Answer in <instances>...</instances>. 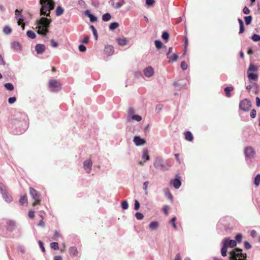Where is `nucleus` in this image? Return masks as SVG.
Segmentation results:
<instances>
[{"mask_svg":"<svg viewBox=\"0 0 260 260\" xmlns=\"http://www.w3.org/2000/svg\"><path fill=\"white\" fill-rule=\"evenodd\" d=\"M161 37L164 40L168 41L169 38V34L167 32H164Z\"/></svg>","mask_w":260,"mask_h":260,"instance_id":"46","label":"nucleus"},{"mask_svg":"<svg viewBox=\"0 0 260 260\" xmlns=\"http://www.w3.org/2000/svg\"><path fill=\"white\" fill-rule=\"evenodd\" d=\"M251 107V102L247 99L241 101L239 103L240 109L244 111H249Z\"/></svg>","mask_w":260,"mask_h":260,"instance_id":"6","label":"nucleus"},{"mask_svg":"<svg viewBox=\"0 0 260 260\" xmlns=\"http://www.w3.org/2000/svg\"><path fill=\"white\" fill-rule=\"evenodd\" d=\"M53 236L55 238V240L61 237V235L56 230L54 231Z\"/></svg>","mask_w":260,"mask_h":260,"instance_id":"56","label":"nucleus"},{"mask_svg":"<svg viewBox=\"0 0 260 260\" xmlns=\"http://www.w3.org/2000/svg\"><path fill=\"white\" fill-rule=\"evenodd\" d=\"M244 244V247L246 249H249L251 248V246L250 244L248 242L245 241Z\"/></svg>","mask_w":260,"mask_h":260,"instance_id":"57","label":"nucleus"},{"mask_svg":"<svg viewBox=\"0 0 260 260\" xmlns=\"http://www.w3.org/2000/svg\"><path fill=\"white\" fill-rule=\"evenodd\" d=\"M148 184H149L148 181H146L143 184V189L145 190L146 194H148L147 187H148Z\"/></svg>","mask_w":260,"mask_h":260,"instance_id":"51","label":"nucleus"},{"mask_svg":"<svg viewBox=\"0 0 260 260\" xmlns=\"http://www.w3.org/2000/svg\"><path fill=\"white\" fill-rule=\"evenodd\" d=\"M135 110L133 108H129L127 112V117H130L134 115Z\"/></svg>","mask_w":260,"mask_h":260,"instance_id":"38","label":"nucleus"},{"mask_svg":"<svg viewBox=\"0 0 260 260\" xmlns=\"http://www.w3.org/2000/svg\"><path fill=\"white\" fill-rule=\"evenodd\" d=\"M251 39L254 42L260 41V36L257 34H254L252 36Z\"/></svg>","mask_w":260,"mask_h":260,"instance_id":"43","label":"nucleus"},{"mask_svg":"<svg viewBox=\"0 0 260 260\" xmlns=\"http://www.w3.org/2000/svg\"><path fill=\"white\" fill-rule=\"evenodd\" d=\"M3 31L7 35L8 34H9L12 31V30L11 29L7 26H6L4 27V29H3Z\"/></svg>","mask_w":260,"mask_h":260,"instance_id":"45","label":"nucleus"},{"mask_svg":"<svg viewBox=\"0 0 260 260\" xmlns=\"http://www.w3.org/2000/svg\"><path fill=\"white\" fill-rule=\"evenodd\" d=\"M244 153L246 157L253 158L255 155V151L252 147H247L244 150Z\"/></svg>","mask_w":260,"mask_h":260,"instance_id":"9","label":"nucleus"},{"mask_svg":"<svg viewBox=\"0 0 260 260\" xmlns=\"http://www.w3.org/2000/svg\"><path fill=\"white\" fill-rule=\"evenodd\" d=\"M234 90V88L232 86L226 87L224 90L225 93V95L227 97L230 98L231 96V92Z\"/></svg>","mask_w":260,"mask_h":260,"instance_id":"24","label":"nucleus"},{"mask_svg":"<svg viewBox=\"0 0 260 260\" xmlns=\"http://www.w3.org/2000/svg\"><path fill=\"white\" fill-rule=\"evenodd\" d=\"M50 247L52 249H54L55 250H57L59 248L58 243L57 242H52L50 244Z\"/></svg>","mask_w":260,"mask_h":260,"instance_id":"39","label":"nucleus"},{"mask_svg":"<svg viewBox=\"0 0 260 260\" xmlns=\"http://www.w3.org/2000/svg\"><path fill=\"white\" fill-rule=\"evenodd\" d=\"M119 26V24L117 22H112L109 25V28L111 30L117 28Z\"/></svg>","mask_w":260,"mask_h":260,"instance_id":"36","label":"nucleus"},{"mask_svg":"<svg viewBox=\"0 0 260 260\" xmlns=\"http://www.w3.org/2000/svg\"><path fill=\"white\" fill-rule=\"evenodd\" d=\"M78 4L82 8H84L85 7V6H86V4H85V2L83 0H79L78 1Z\"/></svg>","mask_w":260,"mask_h":260,"instance_id":"63","label":"nucleus"},{"mask_svg":"<svg viewBox=\"0 0 260 260\" xmlns=\"http://www.w3.org/2000/svg\"><path fill=\"white\" fill-rule=\"evenodd\" d=\"M165 195L170 199H172V195L168 189H165L164 190Z\"/></svg>","mask_w":260,"mask_h":260,"instance_id":"41","label":"nucleus"},{"mask_svg":"<svg viewBox=\"0 0 260 260\" xmlns=\"http://www.w3.org/2000/svg\"><path fill=\"white\" fill-rule=\"evenodd\" d=\"M121 207L123 209H127L128 205L126 201H123L121 203Z\"/></svg>","mask_w":260,"mask_h":260,"instance_id":"48","label":"nucleus"},{"mask_svg":"<svg viewBox=\"0 0 260 260\" xmlns=\"http://www.w3.org/2000/svg\"><path fill=\"white\" fill-rule=\"evenodd\" d=\"M88 17H89V18L90 19V21L91 22H93L96 21L97 20V18L96 17L94 16L91 14H88Z\"/></svg>","mask_w":260,"mask_h":260,"instance_id":"49","label":"nucleus"},{"mask_svg":"<svg viewBox=\"0 0 260 260\" xmlns=\"http://www.w3.org/2000/svg\"><path fill=\"white\" fill-rule=\"evenodd\" d=\"M230 260H247L246 253H242V250L236 248L230 252Z\"/></svg>","mask_w":260,"mask_h":260,"instance_id":"3","label":"nucleus"},{"mask_svg":"<svg viewBox=\"0 0 260 260\" xmlns=\"http://www.w3.org/2000/svg\"><path fill=\"white\" fill-rule=\"evenodd\" d=\"M135 216H136V217L137 218V219H139V220H141L144 217L143 215L141 213H140V212H137L136 213Z\"/></svg>","mask_w":260,"mask_h":260,"instance_id":"52","label":"nucleus"},{"mask_svg":"<svg viewBox=\"0 0 260 260\" xmlns=\"http://www.w3.org/2000/svg\"><path fill=\"white\" fill-rule=\"evenodd\" d=\"M134 142L136 146H140L146 143V141L139 136H135L134 138Z\"/></svg>","mask_w":260,"mask_h":260,"instance_id":"13","label":"nucleus"},{"mask_svg":"<svg viewBox=\"0 0 260 260\" xmlns=\"http://www.w3.org/2000/svg\"><path fill=\"white\" fill-rule=\"evenodd\" d=\"M79 49L80 51H81V52H84L86 51V48L83 45H80L79 46Z\"/></svg>","mask_w":260,"mask_h":260,"instance_id":"61","label":"nucleus"},{"mask_svg":"<svg viewBox=\"0 0 260 260\" xmlns=\"http://www.w3.org/2000/svg\"><path fill=\"white\" fill-rule=\"evenodd\" d=\"M16 100V98L14 96L8 99V102L9 104H13Z\"/></svg>","mask_w":260,"mask_h":260,"instance_id":"59","label":"nucleus"},{"mask_svg":"<svg viewBox=\"0 0 260 260\" xmlns=\"http://www.w3.org/2000/svg\"><path fill=\"white\" fill-rule=\"evenodd\" d=\"M64 12V9L60 6H57L55 11V14L57 16H61Z\"/></svg>","mask_w":260,"mask_h":260,"instance_id":"25","label":"nucleus"},{"mask_svg":"<svg viewBox=\"0 0 260 260\" xmlns=\"http://www.w3.org/2000/svg\"><path fill=\"white\" fill-rule=\"evenodd\" d=\"M188 66L185 61H183L181 63V68L183 70H185L187 69Z\"/></svg>","mask_w":260,"mask_h":260,"instance_id":"47","label":"nucleus"},{"mask_svg":"<svg viewBox=\"0 0 260 260\" xmlns=\"http://www.w3.org/2000/svg\"><path fill=\"white\" fill-rule=\"evenodd\" d=\"M142 158L144 159V161L149 160V156L148 155V150L147 149H144L143 150Z\"/></svg>","mask_w":260,"mask_h":260,"instance_id":"23","label":"nucleus"},{"mask_svg":"<svg viewBox=\"0 0 260 260\" xmlns=\"http://www.w3.org/2000/svg\"><path fill=\"white\" fill-rule=\"evenodd\" d=\"M238 20L240 25L239 34H242L245 30L243 22L242 20L240 18H239Z\"/></svg>","mask_w":260,"mask_h":260,"instance_id":"27","label":"nucleus"},{"mask_svg":"<svg viewBox=\"0 0 260 260\" xmlns=\"http://www.w3.org/2000/svg\"><path fill=\"white\" fill-rule=\"evenodd\" d=\"M170 209L169 206L166 205L163 208V211L165 213L166 215H168V211Z\"/></svg>","mask_w":260,"mask_h":260,"instance_id":"53","label":"nucleus"},{"mask_svg":"<svg viewBox=\"0 0 260 260\" xmlns=\"http://www.w3.org/2000/svg\"><path fill=\"white\" fill-rule=\"evenodd\" d=\"M19 203L21 205H23L27 203V197L26 196L21 197L19 200Z\"/></svg>","mask_w":260,"mask_h":260,"instance_id":"33","label":"nucleus"},{"mask_svg":"<svg viewBox=\"0 0 260 260\" xmlns=\"http://www.w3.org/2000/svg\"><path fill=\"white\" fill-rule=\"evenodd\" d=\"M176 220V217H173L171 220V222L172 223V225L174 229H176V228H177L176 224L175 223Z\"/></svg>","mask_w":260,"mask_h":260,"instance_id":"55","label":"nucleus"},{"mask_svg":"<svg viewBox=\"0 0 260 260\" xmlns=\"http://www.w3.org/2000/svg\"><path fill=\"white\" fill-rule=\"evenodd\" d=\"M140 208V203L139 201L137 200L135 201V210H138Z\"/></svg>","mask_w":260,"mask_h":260,"instance_id":"54","label":"nucleus"},{"mask_svg":"<svg viewBox=\"0 0 260 260\" xmlns=\"http://www.w3.org/2000/svg\"><path fill=\"white\" fill-rule=\"evenodd\" d=\"M243 12L245 14H248L250 13V10L247 7H245L243 9Z\"/></svg>","mask_w":260,"mask_h":260,"instance_id":"64","label":"nucleus"},{"mask_svg":"<svg viewBox=\"0 0 260 260\" xmlns=\"http://www.w3.org/2000/svg\"><path fill=\"white\" fill-rule=\"evenodd\" d=\"M104 52L108 55H111L114 52V48L111 45H107L105 48Z\"/></svg>","mask_w":260,"mask_h":260,"instance_id":"19","label":"nucleus"},{"mask_svg":"<svg viewBox=\"0 0 260 260\" xmlns=\"http://www.w3.org/2000/svg\"><path fill=\"white\" fill-rule=\"evenodd\" d=\"M149 228L152 230H156L158 228L159 226V223L157 221H153L151 222L149 224Z\"/></svg>","mask_w":260,"mask_h":260,"instance_id":"28","label":"nucleus"},{"mask_svg":"<svg viewBox=\"0 0 260 260\" xmlns=\"http://www.w3.org/2000/svg\"><path fill=\"white\" fill-rule=\"evenodd\" d=\"M257 70H258V68L257 67H256L253 64H250L248 69V72L257 71Z\"/></svg>","mask_w":260,"mask_h":260,"instance_id":"31","label":"nucleus"},{"mask_svg":"<svg viewBox=\"0 0 260 260\" xmlns=\"http://www.w3.org/2000/svg\"><path fill=\"white\" fill-rule=\"evenodd\" d=\"M155 1L154 0H146V4L147 5L150 6H152L153 4L154 3Z\"/></svg>","mask_w":260,"mask_h":260,"instance_id":"62","label":"nucleus"},{"mask_svg":"<svg viewBox=\"0 0 260 260\" xmlns=\"http://www.w3.org/2000/svg\"><path fill=\"white\" fill-rule=\"evenodd\" d=\"M48 87L52 92H57L61 89L60 83L55 79H51L49 81Z\"/></svg>","mask_w":260,"mask_h":260,"instance_id":"4","label":"nucleus"},{"mask_svg":"<svg viewBox=\"0 0 260 260\" xmlns=\"http://www.w3.org/2000/svg\"><path fill=\"white\" fill-rule=\"evenodd\" d=\"M28 37L31 39H35L36 37L35 33L32 30H28L26 32Z\"/></svg>","mask_w":260,"mask_h":260,"instance_id":"32","label":"nucleus"},{"mask_svg":"<svg viewBox=\"0 0 260 260\" xmlns=\"http://www.w3.org/2000/svg\"><path fill=\"white\" fill-rule=\"evenodd\" d=\"M110 3L111 5L115 9L120 8L125 3L124 0H120L116 3H115L113 0H111Z\"/></svg>","mask_w":260,"mask_h":260,"instance_id":"15","label":"nucleus"},{"mask_svg":"<svg viewBox=\"0 0 260 260\" xmlns=\"http://www.w3.org/2000/svg\"><path fill=\"white\" fill-rule=\"evenodd\" d=\"M170 184H172L175 188H179L181 185L180 177L179 176V175H176L175 176V179H174V180H172L170 181Z\"/></svg>","mask_w":260,"mask_h":260,"instance_id":"8","label":"nucleus"},{"mask_svg":"<svg viewBox=\"0 0 260 260\" xmlns=\"http://www.w3.org/2000/svg\"><path fill=\"white\" fill-rule=\"evenodd\" d=\"M254 183L256 186H258L260 184V174H257L254 178Z\"/></svg>","mask_w":260,"mask_h":260,"instance_id":"35","label":"nucleus"},{"mask_svg":"<svg viewBox=\"0 0 260 260\" xmlns=\"http://www.w3.org/2000/svg\"><path fill=\"white\" fill-rule=\"evenodd\" d=\"M236 241H237L238 242H241L242 241V235L241 234H237L236 237Z\"/></svg>","mask_w":260,"mask_h":260,"instance_id":"50","label":"nucleus"},{"mask_svg":"<svg viewBox=\"0 0 260 260\" xmlns=\"http://www.w3.org/2000/svg\"><path fill=\"white\" fill-rule=\"evenodd\" d=\"M256 111L254 109H252L251 111V112H250V117L252 118H254L256 116Z\"/></svg>","mask_w":260,"mask_h":260,"instance_id":"58","label":"nucleus"},{"mask_svg":"<svg viewBox=\"0 0 260 260\" xmlns=\"http://www.w3.org/2000/svg\"><path fill=\"white\" fill-rule=\"evenodd\" d=\"M247 77L250 80L256 81L258 79V75L257 74L250 73H248Z\"/></svg>","mask_w":260,"mask_h":260,"instance_id":"26","label":"nucleus"},{"mask_svg":"<svg viewBox=\"0 0 260 260\" xmlns=\"http://www.w3.org/2000/svg\"><path fill=\"white\" fill-rule=\"evenodd\" d=\"M51 22V20L45 17H41L36 22L37 32L38 34L46 36L48 32V28Z\"/></svg>","mask_w":260,"mask_h":260,"instance_id":"1","label":"nucleus"},{"mask_svg":"<svg viewBox=\"0 0 260 260\" xmlns=\"http://www.w3.org/2000/svg\"><path fill=\"white\" fill-rule=\"evenodd\" d=\"M131 118L137 121H140L142 120V117L139 115H134L132 116Z\"/></svg>","mask_w":260,"mask_h":260,"instance_id":"40","label":"nucleus"},{"mask_svg":"<svg viewBox=\"0 0 260 260\" xmlns=\"http://www.w3.org/2000/svg\"><path fill=\"white\" fill-rule=\"evenodd\" d=\"M172 49L173 48L172 47L169 48V51L167 54V58H169L170 60L176 61L178 59V56L177 53H174L173 58H172L171 53L172 52Z\"/></svg>","mask_w":260,"mask_h":260,"instance_id":"14","label":"nucleus"},{"mask_svg":"<svg viewBox=\"0 0 260 260\" xmlns=\"http://www.w3.org/2000/svg\"><path fill=\"white\" fill-rule=\"evenodd\" d=\"M41 5L40 9V15H45L49 17L50 11L54 8V2L53 0H40Z\"/></svg>","mask_w":260,"mask_h":260,"instance_id":"2","label":"nucleus"},{"mask_svg":"<svg viewBox=\"0 0 260 260\" xmlns=\"http://www.w3.org/2000/svg\"><path fill=\"white\" fill-rule=\"evenodd\" d=\"M228 246L225 245V244L223 243V246L221 250V254L222 256H226L227 255V248Z\"/></svg>","mask_w":260,"mask_h":260,"instance_id":"29","label":"nucleus"},{"mask_svg":"<svg viewBox=\"0 0 260 260\" xmlns=\"http://www.w3.org/2000/svg\"><path fill=\"white\" fill-rule=\"evenodd\" d=\"M111 18V16L110 13H107L104 14L102 16V20L104 21H108Z\"/></svg>","mask_w":260,"mask_h":260,"instance_id":"30","label":"nucleus"},{"mask_svg":"<svg viewBox=\"0 0 260 260\" xmlns=\"http://www.w3.org/2000/svg\"><path fill=\"white\" fill-rule=\"evenodd\" d=\"M223 243L225 244V245L230 247H234L236 246L237 243L235 240H230L229 238H225L223 241Z\"/></svg>","mask_w":260,"mask_h":260,"instance_id":"11","label":"nucleus"},{"mask_svg":"<svg viewBox=\"0 0 260 260\" xmlns=\"http://www.w3.org/2000/svg\"><path fill=\"white\" fill-rule=\"evenodd\" d=\"M155 47L157 49H160L162 47L163 44L161 41H160L159 40H156L155 41Z\"/></svg>","mask_w":260,"mask_h":260,"instance_id":"44","label":"nucleus"},{"mask_svg":"<svg viewBox=\"0 0 260 260\" xmlns=\"http://www.w3.org/2000/svg\"><path fill=\"white\" fill-rule=\"evenodd\" d=\"M90 28H91V29L92 30L93 34L94 36L95 39L97 40L98 38V32H97L96 29L94 28V27L93 25H91Z\"/></svg>","mask_w":260,"mask_h":260,"instance_id":"42","label":"nucleus"},{"mask_svg":"<svg viewBox=\"0 0 260 260\" xmlns=\"http://www.w3.org/2000/svg\"><path fill=\"white\" fill-rule=\"evenodd\" d=\"M92 165V161L90 159L86 160L83 162L84 169L87 173H89L91 172V167Z\"/></svg>","mask_w":260,"mask_h":260,"instance_id":"10","label":"nucleus"},{"mask_svg":"<svg viewBox=\"0 0 260 260\" xmlns=\"http://www.w3.org/2000/svg\"><path fill=\"white\" fill-rule=\"evenodd\" d=\"M245 22L246 25H249L251 23L252 21V16H248L244 17Z\"/></svg>","mask_w":260,"mask_h":260,"instance_id":"37","label":"nucleus"},{"mask_svg":"<svg viewBox=\"0 0 260 260\" xmlns=\"http://www.w3.org/2000/svg\"><path fill=\"white\" fill-rule=\"evenodd\" d=\"M185 138L186 140L192 142L193 139V137L191 133L189 131H187L184 133Z\"/></svg>","mask_w":260,"mask_h":260,"instance_id":"22","label":"nucleus"},{"mask_svg":"<svg viewBox=\"0 0 260 260\" xmlns=\"http://www.w3.org/2000/svg\"><path fill=\"white\" fill-rule=\"evenodd\" d=\"M50 43H51V46L53 47H56L58 46V43L57 42H56L55 41H54V40L53 39L51 40Z\"/></svg>","mask_w":260,"mask_h":260,"instance_id":"60","label":"nucleus"},{"mask_svg":"<svg viewBox=\"0 0 260 260\" xmlns=\"http://www.w3.org/2000/svg\"><path fill=\"white\" fill-rule=\"evenodd\" d=\"M162 161L161 160H158L156 161L154 163V166L156 168L161 169V170H167L164 165H163Z\"/></svg>","mask_w":260,"mask_h":260,"instance_id":"18","label":"nucleus"},{"mask_svg":"<svg viewBox=\"0 0 260 260\" xmlns=\"http://www.w3.org/2000/svg\"><path fill=\"white\" fill-rule=\"evenodd\" d=\"M5 87L8 90H13L14 89V86L10 83H7L4 85Z\"/></svg>","mask_w":260,"mask_h":260,"instance_id":"34","label":"nucleus"},{"mask_svg":"<svg viewBox=\"0 0 260 260\" xmlns=\"http://www.w3.org/2000/svg\"><path fill=\"white\" fill-rule=\"evenodd\" d=\"M117 41L119 45L124 46L126 45L128 42V40L124 37L118 38L117 39Z\"/></svg>","mask_w":260,"mask_h":260,"instance_id":"21","label":"nucleus"},{"mask_svg":"<svg viewBox=\"0 0 260 260\" xmlns=\"http://www.w3.org/2000/svg\"><path fill=\"white\" fill-rule=\"evenodd\" d=\"M30 194L33 198V199L35 200V201L32 203V206L35 207L36 205L40 204V194L34 188H30L29 189Z\"/></svg>","mask_w":260,"mask_h":260,"instance_id":"5","label":"nucleus"},{"mask_svg":"<svg viewBox=\"0 0 260 260\" xmlns=\"http://www.w3.org/2000/svg\"><path fill=\"white\" fill-rule=\"evenodd\" d=\"M17 25H20L22 28V30L24 29L25 27V23L24 22V20L21 18L22 16L21 15L20 12L17 10Z\"/></svg>","mask_w":260,"mask_h":260,"instance_id":"12","label":"nucleus"},{"mask_svg":"<svg viewBox=\"0 0 260 260\" xmlns=\"http://www.w3.org/2000/svg\"><path fill=\"white\" fill-rule=\"evenodd\" d=\"M45 49V46L42 44H37L35 47V50L38 54L42 53Z\"/></svg>","mask_w":260,"mask_h":260,"instance_id":"20","label":"nucleus"},{"mask_svg":"<svg viewBox=\"0 0 260 260\" xmlns=\"http://www.w3.org/2000/svg\"><path fill=\"white\" fill-rule=\"evenodd\" d=\"M69 253L72 257H74L78 255V251L76 247H71L69 249Z\"/></svg>","mask_w":260,"mask_h":260,"instance_id":"16","label":"nucleus"},{"mask_svg":"<svg viewBox=\"0 0 260 260\" xmlns=\"http://www.w3.org/2000/svg\"><path fill=\"white\" fill-rule=\"evenodd\" d=\"M0 190L6 202L9 203L12 201V197L8 193L5 186L2 183H0Z\"/></svg>","mask_w":260,"mask_h":260,"instance_id":"7","label":"nucleus"},{"mask_svg":"<svg viewBox=\"0 0 260 260\" xmlns=\"http://www.w3.org/2000/svg\"><path fill=\"white\" fill-rule=\"evenodd\" d=\"M144 74L146 77H151L154 74V70L152 67H148L144 69Z\"/></svg>","mask_w":260,"mask_h":260,"instance_id":"17","label":"nucleus"}]
</instances>
